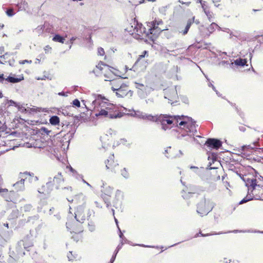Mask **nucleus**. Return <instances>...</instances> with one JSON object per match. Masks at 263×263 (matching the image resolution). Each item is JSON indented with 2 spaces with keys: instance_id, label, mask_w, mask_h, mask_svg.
Wrapping results in <instances>:
<instances>
[{
  "instance_id": "56",
  "label": "nucleus",
  "mask_w": 263,
  "mask_h": 263,
  "mask_svg": "<svg viewBox=\"0 0 263 263\" xmlns=\"http://www.w3.org/2000/svg\"><path fill=\"white\" fill-rule=\"evenodd\" d=\"M225 263H238L237 261H235L234 260H232L231 259H227V258H224V261Z\"/></svg>"
},
{
  "instance_id": "31",
  "label": "nucleus",
  "mask_w": 263,
  "mask_h": 263,
  "mask_svg": "<svg viewBox=\"0 0 263 263\" xmlns=\"http://www.w3.org/2000/svg\"><path fill=\"white\" fill-rule=\"evenodd\" d=\"M216 27L220 28V27L218 26V25L216 23L213 22L208 27L206 28V29L209 32L208 34L209 35H210V34H211L212 32L214 31L215 28Z\"/></svg>"
},
{
  "instance_id": "39",
  "label": "nucleus",
  "mask_w": 263,
  "mask_h": 263,
  "mask_svg": "<svg viewBox=\"0 0 263 263\" xmlns=\"http://www.w3.org/2000/svg\"><path fill=\"white\" fill-rule=\"evenodd\" d=\"M101 65H104L105 66L108 67V69L109 68L115 69L112 67L109 66L107 64H105L103 62L100 61L99 62V63L96 66V67H97V68H98L101 71L102 70V69H103V68L102 67Z\"/></svg>"
},
{
  "instance_id": "15",
  "label": "nucleus",
  "mask_w": 263,
  "mask_h": 263,
  "mask_svg": "<svg viewBox=\"0 0 263 263\" xmlns=\"http://www.w3.org/2000/svg\"><path fill=\"white\" fill-rule=\"evenodd\" d=\"M181 133H179L178 134V135L177 136L178 139H181V138L185 137L186 136L191 137H192L191 134H192L193 135H195V134L197 132V131L195 132V128H193V132L190 133V132H189V129L187 128L186 127H184V126H183V128L181 127Z\"/></svg>"
},
{
  "instance_id": "25",
  "label": "nucleus",
  "mask_w": 263,
  "mask_h": 263,
  "mask_svg": "<svg viewBox=\"0 0 263 263\" xmlns=\"http://www.w3.org/2000/svg\"><path fill=\"white\" fill-rule=\"evenodd\" d=\"M114 155L112 154L109 157V158L105 161L106 169H109L110 167L113 165L114 163Z\"/></svg>"
},
{
  "instance_id": "17",
  "label": "nucleus",
  "mask_w": 263,
  "mask_h": 263,
  "mask_svg": "<svg viewBox=\"0 0 263 263\" xmlns=\"http://www.w3.org/2000/svg\"><path fill=\"white\" fill-rule=\"evenodd\" d=\"M119 236L121 239L120 243L119 244V245L117 246V248L115 250L116 254H117L118 253L119 251L122 248V246L124 243L130 244V242L127 240V239L124 236L122 231H119Z\"/></svg>"
},
{
  "instance_id": "30",
  "label": "nucleus",
  "mask_w": 263,
  "mask_h": 263,
  "mask_svg": "<svg viewBox=\"0 0 263 263\" xmlns=\"http://www.w3.org/2000/svg\"><path fill=\"white\" fill-rule=\"evenodd\" d=\"M134 30L136 31L137 34L138 35H140V34L145 33L146 28L141 24L138 25V26L135 28Z\"/></svg>"
},
{
  "instance_id": "11",
  "label": "nucleus",
  "mask_w": 263,
  "mask_h": 263,
  "mask_svg": "<svg viewBox=\"0 0 263 263\" xmlns=\"http://www.w3.org/2000/svg\"><path fill=\"white\" fill-rule=\"evenodd\" d=\"M218 158V154L217 153L215 152H210L209 153V156H208V160H212V162L210 161L208 166L205 168V170H214L216 169V167H212L211 166L212 164L214 163V162L216 160H217Z\"/></svg>"
},
{
  "instance_id": "6",
  "label": "nucleus",
  "mask_w": 263,
  "mask_h": 263,
  "mask_svg": "<svg viewBox=\"0 0 263 263\" xmlns=\"http://www.w3.org/2000/svg\"><path fill=\"white\" fill-rule=\"evenodd\" d=\"M194 141H196L200 145L203 144L210 149H218L222 147V142L220 139L215 138H208L204 141L201 140L199 141L194 138Z\"/></svg>"
},
{
  "instance_id": "33",
  "label": "nucleus",
  "mask_w": 263,
  "mask_h": 263,
  "mask_svg": "<svg viewBox=\"0 0 263 263\" xmlns=\"http://www.w3.org/2000/svg\"><path fill=\"white\" fill-rule=\"evenodd\" d=\"M18 6L21 10H26L29 7L28 3L23 0L18 4Z\"/></svg>"
},
{
  "instance_id": "61",
  "label": "nucleus",
  "mask_w": 263,
  "mask_h": 263,
  "mask_svg": "<svg viewBox=\"0 0 263 263\" xmlns=\"http://www.w3.org/2000/svg\"><path fill=\"white\" fill-rule=\"evenodd\" d=\"M136 87L138 89H141L140 87H144V85L139 83H136Z\"/></svg>"
},
{
  "instance_id": "14",
  "label": "nucleus",
  "mask_w": 263,
  "mask_h": 263,
  "mask_svg": "<svg viewBox=\"0 0 263 263\" xmlns=\"http://www.w3.org/2000/svg\"><path fill=\"white\" fill-rule=\"evenodd\" d=\"M91 114V111L90 113V116ZM83 123H86L87 126H93L96 125L97 120L93 117H88V114H85L83 111Z\"/></svg>"
},
{
  "instance_id": "64",
  "label": "nucleus",
  "mask_w": 263,
  "mask_h": 263,
  "mask_svg": "<svg viewBox=\"0 0 263 263\" xmlns=\"http://www.w3.org/2000/svg\"><path fill=\"white\" fill-rule=\"evenodd\" d=\"M168 99V100H170V101H173V102L171 103V104H172V105H173V106L176 105H177V103L178 102V101H176H176H173V100H174V99H173V98H172V99Z\"/></svg>"
},
{
  "instance_id": "22",
  "label": "nucleus",
  "mask_w": 263,
  "mask_h": 263,
  "mask_svg": "<svg viewBox=\"0 0 263 263\" xmlns=\"http://www.w3.org/2000/svg\"><path fill=\"white\" fill-rule=\"evenodd\" d=\"M25 179L21 178V179L13 184V186L16 190V191H22L25 189L24 185Z\"/></svg>"
},
{
  "instance_id": "3",
  "label": "nucleus",
  "mask_w": 263,
  "mask_h": 263,
  "mask_svg": "<svg viewBox=\"0 0 263 263\" xmlns=\"http://www.w3.org/2000/svg\"><path fill=\"white\" fill-rule=\"evenodd\" d=\"M247 171H248L252 175L250 177L245 176L242 177V181L245 182V185L248 187V192L247 195L245 197L239 202V204H242L249 201L254 199H259L254 197L253 191L255 190L256 187H261L263 189V185L257 184V177L258 175V172L250 166H248Z\"/></svg>"
},
{
  "instance_id": "58",
  "label": "nucleus",
  "mask_w": 263,
  "mask_h": 263,
  "mask_svg": "<svg viewBox=\"0 0 263 263\" xmlns=\"http://www.w3.org/2000/svg\"><path fill=\"white\" fill-rule=\"evenodd\" d=\"M8 263H15V260L12 257L10 256V257L8 259Z\"/></svg>"
},
{
  "instance_id": "28",
  "label": "nucleus",
  "mask_w": 263,
  "mask_h": 263,
  "mask_svg": "<svg viewBox=\"0 0 263 263\" xmlns=\"http://www.w3.org/2000/svg\"><path fill=\"white\" fill-rule=\"evenodd\" d=\"M148 55V51L144 50L142 52V54L141 55H139V57H138V59L137 60L136 62H135V64L133 66L132 68L130 69V70H132V69L135 67L136 65L137 64H138L142 58H144L145 57H147Z\"/></svg>"
},
{
  "instance_id": "29",
  "label": "nucleus",
  "mask_w": 263,
  "mask_h": 263,
  "mask_svg": "<svg viewBox=\"0 0 263 263\" xmlns=\"http://www.w3.org/2000/svg\"><path fill=\"white\" fill-rule=\"evenodd\" d=\"M23 79H24L23 77H22L20 78H14V77L9 76L7 79H6V80L10 83H17V82L21 81Z\"/></svg>"
},
{
  "instance_id": "50",
  "label": "nucleus",
  "mask_w": 263,
  "mask_h": 263,
  "mask_svg": "<svg viewBox=\"0 0 263 263\" xmlns=\"http://www.w3.org/2000/svg\"><path fill=\"white\" fill-rule=\"evenodd\" d=\"M200 4L204 12L205 10H208V6L206 5V2L204 1L202 3V4Z\"/></svg>"
},
{
  "instance_id": "1",
  "label": "nucleus",
  "mask_w": 263,
  "mask_h": 263,
  "mask_svg": "<svg viewBox=\"0 0 263 263\" xmlns=\"http://www.w3.org/2000/svg\"><path fill=\"white\" fill-rule=\"evenodd\" d=\"M155 122L160 121L162 125V128L166 130L168 128L173 126L178 127V125L181 127H186L189 129V132H193V128H195V131L197 132L196 121L191 117L184 115H162L155 116Z\"/></svg>"
},
{
  "instance_id": "54",
  "label": "nucleus",
  "mask_w": 263,
  "mask_h": 263,
  "mask_svg": "<svg viewBox=\"0 0 263 263\" xmlns=\"http://www.w3.org/2000/svg\"><path fill=\"white\" fill-rule=\"evenodd\" d=\"M241 148L242 151H245L247 149L252 148V147L250 145H244L241 147Z\"/></svg>"
},
{
  "instance_id": "42",
  "label": "nucleus",
  "mask_w": 263,
  "mask_h": 263,
  "mask_svg": "<svg viewBox=\"0 0 263 263\" xmlns=\"http://www.w3.org/2000/svg\"><path fill=\"white\" fill-rule=\"evenodd\" d=\"M204 170V168L203 167H201L200 168L197 167L195 170H194V172L197 174L198 176H201Z\"/></svg>"
},
{
  "instance_id": "48",
  "label": "nucleus",
  "mask_w": 263,
  "mask_h": 263,
  "mask_svg": "<svg viewBox=\"0 0 263 263\" xmlns=\"http://www.w3.org/2000/svg\"><path fill=\"white\" fill-rule=\"evenodd\" d=\"M67 257L69 261L73 260L76 258V257L72 254V252H69L67 254Z\"/></svg>"
},
{
  "instance_id": "21",
  "label": "nucleus",
  "mask_w": 263,
  "mask_h": 263,
  "mask_svg": "<svg viewBox=\"0 0 263 263\" xmlns=\"http://www.w3.org/2000/svg\"><path fill=\"white\" fill-rule=\"evenodd\" d=\"M127 77H123L122 76H119V78L117 79H114L111 80H109L110 81V84L112 86H114L115 88H119L120 85H121L122 83H123L122 81V79H126Z\"/></svg>"
},
{
  "instance_id": "60",
  "label": "nucleus",
  "mask_w": 263,
  "mask_h": 263,
  "mask_svg": "<svg viewBox=\"0 0 263 263\" xmlns=\"http://www.w3.org/2000/svg\"><path fill=\"white\" fill-rule=\"evenodd\" d=\"M208 86L211 87L214 91H216V87L214 86L212 82H209L208 83Z\"/></svg>"
},
{
  "instance_id": "18",
  "label": "nucleus",
  "mask_w": 263,
  "mask_h": 263,
  "mask_svg": "<svg viewBox=\"0 0 263 263\" xmlns=\"http://www.w3.org/2000/svg\"><path fill=\"white\" fill-rule=\"evenodd\" d=\"M10 235L9 231H1L0 245L3 246L9 239Z\"/></svg>"
},
{
  "instance_id": "53",
  "label": "nucleus",
  "mask_w": 263,
  "mask_h": 263,
  "mask_svg": "<svg viewBox=\"0 0 263 263\" xmlns=\"http://www.w3.org/2000/svg\"><path fill=\"white\" fill-rule=\"evenodd\" d=\"M109 70H110V72H112V73L115 76H117V77H119V76H121L120 75V74H121V72L119 70L115 69V70L117 71V72H113V71H111V70L110 69V68H109Z\"/></svg>"
},
{
  "instance_id": "13",
  "label": "nucleus",
  "mask_w": 263,
  "mask_h": 263,
  "mask_svg": "<svg viewBox=\"0 0 263 263\" xmlns=\"http://www.w3.org/2000/svg\"><path fill=\"white\" fill-rule=\"evenodd\" d=\"M133 116L142 119L143 120H147L151 121H154L155 119V116H153L151 114H147L140 111H136Z\"/></svg>"
},
{
  "instance_id": "55",
  "label": "nucleus",
  "mask_w": 263,
  "mask_h": 263,
  "mask_svg": "<svg viewBox=\"0 0 263 263\" xmlns=\"http://www.w3.org/2000/svg\"><path fill=\"white\" fill-rule=\"evenodd\" d=\"M7 14L9 16L13 15V12L12 9H8L6 11Z\"/></svg>"
},
{
  "instance_id": "10",
  "label": "nucleus",
  "mask_w": 263,
  "mask_h": 263,
  "mask_svg": "<svg viewBox=\"0 0 263 263\" xmlns=\"http://www.w3.org/2000/svg\"><path fill=\"white\" fill-rule=\"evenodd\" d=\"M123 195L119 190L116 191L115 199L112 201V206L116 209L122 211Z\"/></svg>"
},
{
  "instance_id": "46",
  "label": "nucleus",
  "mask_w": 263,
  "mask_h": 263,
  "mask_svg": "<svg viewBox=\"0 0 263 263\" xmlns=\"http://www.w3.org/2000/svg\"><path fill=\"white\" fill-rule=\"evenodd\" d=\"M73 106L80 107L81 106V103L78 99L74 100L72 102Z\"/></svg>"
},
{
  "instance_id": "57",
  "label": "nucleus",
  "mask_w": 263,
  "mask_h": 263,
  "mask_svg": "<svg viewBox=\"0 0 263 263\" xmlns=\"http://www.w3.org/2000/svg\"><path fill=\"white\" fill-rule=\"evenodd\" d=\"M53 218H54L55 220H60V218H61V216H60V214H59L58 213H57V214H54V215H53Z\"/></svg>"
},
{
  "instance_id": "59",
  "label": "nucleus",
  "mask_w": 263,
  "mask_h": 263,
  "mask_svg": "<svg viewBox=\"0 0 263 263\" xmlns=\"http://www.w3.org/2000/svg\"><path fill=\"white\" fill-rule=\"evenodd\" d=\"M51 49V48L49 45L46 46L44 48V50H45L46 53H48L49 52V51H50Z\"/></svg>"
},
{
  "instance_id": "23",
  "label": "nucleus",
  "mask_w": 263,
  "mask_h": 263,
  "mask_svg": "<svg viewBox=\"0 0 263 263\" xmlns=\"http://www.w3.org/2000/svg\"><path fill=\"white\" fill-rule=\"evenodd\" d=\"M247 62L248 60L247 59L238 58L236 60H234L233 63H232L231 65L234 64L237 67H244L247 65Z\"/></svg>"
},
{
  "instance_id": "32",
  "label": "nucleus",
  "mask_w": 263,
  "mask_h": 263,
  "mask_svg": "<svg viewBox=\"0 0 263 263\" xmlns=\"http://www.w3.org/2000/svg\"><path fill=\"white\" fill-rule=\"evenodd\" d=\"M50 123L53 125H58L60 123V119L57 116H52L49 119Z\"/></svg>"
},
{
  "instance_id": "41",
  "label": "nucleus",
  "mask_w": 263,
  "mask_h": 263,
  "mask_svg": "<svg viewBox=\"0 0 263 263\" xmlns=\"http://www.w3.org/2000/svg\"><path fill=\"white\" fill-rule=\"evenodd\" d=\"M204 12L206 15L209 21L210 22H212L213 21V13L210 11L209 9L207 10H205Z\"/></svg>"
},
{
  "instance_id": "7",
  "label": "nucleus",
  "mask_w": 263,
  "mask_h": 263,
  "mask_svg": "<svg viewBox=\"0 0 263 263\" xmlns=\"http://www.w3.org/2000/svg\"><path fill=\"white\" fill-rule=\"evenodd\" d=\"M93 30L89 27H87L83 25V44H85L86 48L89 50H91L93 48V41L92 40V34Z\"/></svg>"
},
{
  "instance_id": "36",
  "label": "nucleus",
  "mask_w": 263,
  "mask_h": 263,
  "mask_svg": "<svg viewBox=\"0 0 263 263\" xmlns=\"http://www.w3.org/2000/svg\"><path fill=\"white\" fill-rule=\"evenodd\" d=\"M231 170L233 171L235 173H236V175H238L242 180L243 178L242 177L247 176H248V177H250L252 175V173H250L248 171V173L247 174L242 175L238 170L236 169H231Z\"/></svg>"
},
{
  "instance_id": "20",
  "label": "nucleus",
  "mask_w": 263,
  "mask_h": 263,
  "mask_svg": "<svg viewBox=\"0 0 263 263\" xmlns=\"http://www.w3.org/2000/svg\"><path fill=\"white\" fill-rule=\"evenodd\" d=\"M65 172L69 175L77 179L79 178V175L77 171L73 168L70 165H67L65 169Z\"/></svg>"
},
{
  "instance_id": "38",
  "label": "nucleus",
  "mask_w": 263,
  "mask_h": 263,
  "mask_svg": "<svg viewBox=\"0 0 263 263\" xmlns=\"http://www.w3.org/2000/svg\"><path fill=\"white\" fill-rule=\"evenodd\" d=\"M52 40L55 42H58L62 43H63L65 40V39L63 37H62L61 35L59 34L55 35V36L53 37Z\"/></svg>"
},
{
  "instance_id": "37",
  "label": "nucleus",
  "mask_w": 263,
  "mask_h": 263,
  "mask_svg": "<svg viewBox=\"0 0 263 263\" xmlns=\"http://www.w3.org/2000/svg\"><path fill=\"white\" fill-rule=\"evenodd\" d=\"M19 245L20 246H23L25 249L27 251H29L28 249L30 247L32 246V243L31 242H29L28 243H25L24 240L21 241L19 242Z\"/></svg>"
},
{
  "instance_id": "63",
  "label": "nucleus",
  "mask_w": 263,
  "mask_h": 263,
  "mask_svg": "<svg viewBox=\"0 0 263 263\" xmlns=\"http://www.w3.org/2000/svg\"><path fill=\"white\" fill-rule=\"evenodd\" d=\"M191 18H194V23L196 24V25H199L200 22L199 20H196L195 16H193Z\"/></svg>"
},
{
  "instance_id": "34",
  "label": "nucleus",
  "mask_w": 263,
  "mask_h": 263,
  "mask_svg": "<svg viewBox=\"0 0 263 263\" xmlns=\"http://www.w3.org/2000/svg\"><path fill=\"white\" fill-rule=\"evenodd\" d=\"M217 234H219V233H214V234L203 233H202V231H199L198 233H197L196 234H195L193 237H191L189 238H187L186 240H189V239L192 238V237H199V236L205 237V236H210V235H217Z\"/></svg>"
},
{
  "instance_id": "5",
  "label": "nucleus",
  "mask_w": 263,
  "mask_h": 263,
  "mask_svg": "<svg viewBox=\"0 0 263 263\" xmlns=\"http://www.w3.org/2000/svg\"><path fill=\"white\" fill-rule=\"evenodd\" d=\"M197 212L201 216L208 215L214 208L215 203L205 196L201 198L197 204Z\"/></svg>"
},
{
  "instance_id": "35",
  "label": "nucleus",
  "mask_w": 263,
  "mask_h": 263,
  "mask_svg": "<svg viewBox=\"0 0 263 263\" xmlns=\"http://www.w3.org/2000/svg\"><path fill=\"white\" fill-rule=\"evenodd\" d=\"M23 174L28 175L29 176V181L31 183L36 182L39 179L38 177L37 176H34L33 174H30V173L26 172Z\"/></svg>"
},
{
  "instance_id": "43",
  "label": "nucleus",
  "mask_w": 263,
  "mask_h": 263,
  "mask_svg": "<svg viewBox=\"0 0 263 263\" xmlns=\"http://www.w3.org/2000/svg\"><path fill=\"white\" fill-rule=\"evenodd\" d=\"M180 99L181 101L186 104H189V100L186 96H183V95H180Z\"/></svg>"
},
{
  "instance_id": "45",
  "label": "nucleus",
  "mask_w": 263,
  "mask_h": 263,
  "mask_svg": "<svg viewBox=\"0 0 263 263\" xmlns=\"http://www.w3.org/2000/svg\"><path fill=\"white\" fill-rule=\"evenodd\" d=\"M74 218L77 220V221L79 222H81L82 220V217H81V214L79 212L77 211V212L74 213Z\"/></svg>"
},
{
  "instance_id": "12",
  "label": "nucleus",
  "mask_w": 263,
  "mask_h": 263,
  "mask_svg": "<svg viewBox=\"0 0 263 263\" xmlns=\"http://www.w3.org/2000/svg\"><path fill=\"white\" fill-rule=\"evenodd\" d=\"M184 188L186 189V191L192 192L193 194L195 193L199 194L200 192H204L205 190V188L202 186L191 184L186 186Z\"/></svg>"
},
{
  "instance_id": "26",
  "label": "nucleus",
  "mask_w": 263,
  "mask_h": 263,
  "mask_svg": "<svg viewBox=\"0 0 263 263\" xmlns=\"http://www.w3.org/2000/svg\"><path fill=\"white\" fill-rule=\"evenodd\" d=\"M181 194H182V197H183V198L184 199H185V200H188V199H190L191 198L193 197V196L194 195L192 193V192L186 191V189H185V188H184L182 190Z\"/></svg>"
},
{
  "instance_id": "4",
  "label": "nucleus",
  "mask_w": 263,
  "mask_h": 263,
  "mask_svg": "<svg viewBox=\"0 0 263 263\" xmlns=\"http://www.w3.org/2000/svg\"><path fill=\"white\" fill-rule=\"evenodd\" d=\"M64 182V178L61 173H58L53 178H49L46 185L42 186L38 190V192L47 195L50 193L54 186L58 189Z\"/></svg>"
},
{
  "instance_id": "51",
  "label": "nucleus",
  "mask_w": 263,
  "mask_h": 263,
  "mask_svg": "<svg viewBox=\"0 0 263 263\" xmlns=\"http://www.w3.org/2000/svg\"><path fill=\"white\" fill-rule=\"evenodd\" d=\"M7 55V53L0 57V64H4L6 62L5 57Z\"/></svg>"
},
{
  "instance_id": "40",
  "label": "nucleus",
  "mask_w": 263,
  "mask_h": 263,
  "mask_svg": "<svg viewBox=\"0 0 263 263\" xmlns=\"http://www.w3.org/2000/svg\"><path fill=\"white\" fill-rule=\"evenodd\" d=\"M146 36L147 38L151 41L152 42H154L156 39H157V36L153 34H151L149 31L146 33Z\"/></svg>"
},
{
  "instance_id": "62",
  "label": "nucleus",
  "mask_w": 263,
  "mask_h": 263,
  "mask_svg": "<svg viewBox=\"0 0 263 263\" xmlns=\"http://www.w3.org/2000/svg\"><path fill=\"white\" fill-rule=\"evenodd\" d=\"M32 63V61H28V60H23L22 61H20V63L21 64H24L25 63Z\"/></svg>"
},
{
  "instance_id": "47",
  "label": "nucleus",
  "mask_w": 263,
  "mask_h": 263,
  "mask_svg": "<svg viewBox=\"0 0 263 263\" xmlns=\"http://www.w3.org/2000/svg\"><path fill=\"white\" fill-rule=\"evenodd\" d=\"M97 54L98 55L103 56L105 54V51L103 48L99 47L98 48Z\"/></svg>"
},
{
  "instance_id": "16",
  "label": "nucleus",
  "mask_w": 263,
  "mask_h": 263,
  "mask_svg": "<svg viewBox=\"0 0 263 263\" xmlns=\"http://www.w3.org/2000/svg\"><path fill=\"white\" fill-rule=\"evenodd\" d=\"M194 24V18H190L187 20L184 28L181 30L179 29V32L182 35H185L187 34L191 26Z\"/></svg>"
},
{
  "instance_id": "49",
  "label": "nucleus",
  "mask_w": 263,
  "mask_h": 263,
  "mask_svg": "<svg viewBox=\"0 0 263 263\" xmlns=\"http://www.w3.org/2000/svg\"><path fill=\"white\" fill-rule=\"evenodd\" d=\"M22 208L25 212H28L31 210L32 206L30 204H26Z\"/></svg>"
},
{
  "instance_id": "2",
  "label": "nucleus",
  "mask_w": 263,
  "mask_h": 263,
  "mask_svg": "<svg viewBox=\"0 0 263 263\" xmlns=\"http://www.w3.org/2000/svg\"><path fill=\"white\" fill-rule=\"evenodd\" d=\"M94 100L92 104L94 105L98 112L95 114L97 117H108L110 119H117L121 118L124 114L116 112V106L109 102V100L104 96L101 94H94Z\"/></svg>"
},
{
  "instance_id": "27",
  "label": "nucleus",
  "mask_w": 263,
  "mask_h": 263,
  "mask_svg": "<svg viewBox=\"0 0 263 263\" xmlns=\"http://www.w3.org/2000/svg\"><path fill=\"white\" fill-rule=\"evenodd\" d=\"M163 30V29H161L158 27H156L155 28H151L149 29V32L151 34H153L156 35L157 37L160 34V33Z\"/></svg>"
},
{
  "instance_id": "9",
  "label": "nucleus",
  "mask_w": 263,
  "mask_h": 263,
  "mask_svg": "<svg viewBox=\"0 0 263 263\" xmlns=\"http://www.w3.org/2000/svg\"><path fill=\"white\" fill-rule=\"evenodd\" d=\"M113 190V188L108 186L107 187L103 192L102 190H101V192L102 194H101V197L106 204V207L109 208L111 206V203L110 202V197L111 196V194H112Z\"/></svg>"
},
{
  "instance_id": "24",
  "label": "nucleus",
  "mask_w": 263,
  "mask_h": 263,
  "mask_svg": "<svg viewBox=\"0 0 263 263\" xmlns=\"http://www.w3.org/2000/svg\"><path fill=\"white\" fill-rule=\"evenodd\" d=\"M95 213L93 210H89L87 213V221H88V226L89 227V230H93L95 228V226L94 222L91 220L89 221V219L90 216L92 215L94 216Z\"/></svg>"
},
{
  "instance_id": "19",
  "label": "nucleus",
  "mask_w": 263,
  "mask_h": 263,
  "mask_svg": "<svg viewBox=\"0 0 263 263\" xmlns=\"http://www.w3.org/2000/svg\"><path fill=\"white\" fill-rule=\"evenodd\" d=\"M65 172L69 175L77 179L79 178V175L77 171L73 168L70 165H67L65 169Z\"/></svg>"
},
{
  "instance_id": "44",
  "label": "nucleus",
  "mask_w": 263,
  "mask_h": 263,
  "mask_svg": "<svg viewBox=\"0 0 263 263\" xmlns=\"http://www.w3.org/2000/svg\"><path fill=\"white\" fill-rule=\"evenodd\" d=\"M121 175L124 178H125L126 179H127L129 178V174H128L126 168L125 167L123 170H121Z\"/></svg>"
},
{
  "instance_id": "52",
  "label": "nucleus",
  "mask_w": 263,
  "mask_h": 263,
  "mask_svg": "<svg viewBox=\"0 0 263 263\" xmlns=\"http://www.w3.org/2000/svg\"><path fill=\"white\" fill-rule=\"evenodd\" d=\"M8 192V189H3L0 186V193H1L2 195H4L5 193H7Z\"/></svg>"
},
{
  "instance_id": "8",
  "label": "nucleus",
  "mask_w": 263,
  "mask_h": 263,
  "mask_svg": "<svg viewBox=\"0 0 263 263\" xmlns=\"http://www.w3.org/2000/svg\"><path fill=\"white\" fill-rule=\"evenodd\" d=\"M128 85L125 83H122L119 88H115L112 86L111 89L118 98H123L128 95L127 91Z\"/></svg>"
}]
</instances>
